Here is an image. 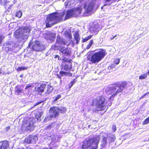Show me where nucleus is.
<instances>
[{"mask_svg": "<svg viewBox=\"0 0 149 149\" xmlns=\"http://www.w3.org/2000/svg\"><path fill=\"white\" fill-rule=\"evenodd\" d=\"M95 4V1H92L88 5L85 3L84 6V9L79 8L76 10L74 9L68 10L67 11L65 18L68 19L71 17H75L78 14L81 13L83 10H84L83 16H88L90 13L93 11V8Z\"/></svg>", "mask_w": 149, "mask_h": 149, "instance_id": "f257e3e1", "label": "nucleus"}, {"mask_svg": "<svg viewBox=\"0 0 149 149\" xmlns=\"http://www.w3.org/2000/svg\"><path fill=\"white\" fill-rule=\"evenodd\" d=\"M64 15L65 13L63 12L60 13L56 12L49 15L47 17L46 21V27H50L60 22Z\"/></svg>", "mask_w": 149, "mask_h": 149, "instance_id": "f03ea898", "label": "nucleus"}, {"mask_svg": "<svg viewBox=\"0 0 149 149\" xmlns=\"http://www.w3.org/2000/svg\"><path fill=\"white\" fill-rule=\"evenodd\" d=\"M100 138L99 135L83 141L81 149H97Z\"/></svg>", "mask_w": 149, "mask_h": 149, "instance_id": "7ed1b4c3", "label": "nucleus"}, {"mask_svg": "<svg viewBox=\"0 0 149 149\" xmlns=\"http://www.w3.org/2000/svg\"><path fill=\"white\" fill-rule=\"evenodd\" d=\"M126 83L123 82L119 86H117L116 87H108L106 88L105 91L108 95H112L110 98V99H111L112 97L113 98L116 95L122 92L126 88Z\"/></svg>", "mask_w": 149, "mask_h": 149, "instance_id": "20e7f679", "label": "nucleus"}, {"mask_svg": "<svg viewBox=\"0 0 149 149\" xmlns=\"http://www.w3.org/2000/svg\"><path fill=\"white\" fill-rule=\"evenodd\" d=\"M30 30L27 27L21 28L16 30L15 34L18 38V41L24 42L27 39Z\"/></svg>", "mask_w": 149, "mask_h": 149, "instance_id": "39448f33", "label": "nucleus"}, {"mask_svg": "<svg viewBox=\"0 0 149 149\" xmlns=\"http://www.w3.org/2000/svg\"><path fill=\"white\" fill-rule=\"evenodd\" d=\"M107 100L104 97L100 96L93 100V105L95 106V111H100L105 110Z\"/></svg>", "mask_w": 149, "mask_h": 149, "instance_id": "423d86ee", "label": "nucleus"}, {"mask_svg": "<svg viewBox=\"0 0 149 149\" xmlns=\"http://www.w3.org/2000/svg\"><path fill=\"white\" fill-rule=\"evenodd\" d=\"M105 50L100 49L97 52L92 54L90 61L93 63H97L104 58L106 55Z\"/></svg>", "mask_w": 149, "mask_h": 149, "instance_id": "0eeeda50", "label": "nucleus"}, {"mask_svg": "<svg viewBox=\"0 0 149 149\" xmlns=\"http://www.w3.org/2000/svg\"><path fill=\"white\" fill-rule=\"evenodd\" d=\"M67 36L70 39L68 41H66L64 40L63 38L59 36H57L56 43L63 45H66L67 46H69L70 45H72L73 42L71 39L72 38V36L70 33H68Z\"/></svg>", "mask_w": 149, "mask_h": 149, "instance_id": "6e6552de", "label": "nucleus"}, {"mask_svg": "<svg viewBox=\"0 0 149 149\" xmlns=\"http://www.w3.org/2000/svg\"><path fill=\"white\" fill-rule=\"evenodd\" d=\"M59 112V108L57 107H52L49 110V116H46L45 119L46 120H49L52 118L58 116Z\"/></svg>", "mask_w": 149, "mask_h": 149, "instance_id": "1a4fd4ad", "label": "nucleus"}, {"mask_svg": "<svg viewBox=\"0 0 149 149\" xmlns=\"http://www.w3.org/2000/svg\"><path fill=\"white\" fill-rule=\"evenodd\" d=\"M33 122L30 119L26 121L24 120L23 123L22 128L24 130H32L34 129V126Z\"/></svg>", "mask_w": 149, "mask_h": 149, "instance_id": "9d476101", "label": "nucleus"}, {"mask_svg": "<svg viewBox=\"0 0 149 149\" xmlns=\"http://www.w3.org/2000/svg\"><path fill=\"white\" fill-rule=\"evenodd\" d=\"M29 47L36 51H42L43 49V46L40 44L38 41L35 42H31L29 44Z\"/></svg>", "mask_w": 149, "mask_h": 149, "instance_id": "9b49d317", "label": "nucleus"}, {"mask_svg": "<svg viewBox=\"0 0 149 149\" xmlns=\"http://www.w3.org/2000/svg\"><path fill=\"white\" fill-rule=\"evenodd\" d=\"M43 36L47 40H49V42H52L53 41V39L55 36V34L49 31H46L44 33Z\"/></svg>", "mask_w": 149, "mask_h": 149, "instance_id": "f8f14e48", "label": "nucleus"}, {"mask_svg": "<svg viewBox=\"0 0 149 149\" xmlns=\"http://www.w3.org/2000/svg\"><path fill=\"white\" fill-rule=\"evenodd\" d=\"M38 139V138L36 136L29 135L25 139L24 142L28 143H34Z\"/></svg>", "mask_w": 149, "mask_h": 149, "instance_id": "ddd939ff", "label": "nucleus"}, {"mask_svg": "<svg viewBox=\"0 0 149 149\" xmlns=\"http://www.w3.org/2000/svg\"><path fill=\"white\" fill-rule=\"evenodd\" d=\"M101 28L98 24H94L91 28L90 29V32L95 34H97L99 31L100 30Z\"/></svg>", "mask_w": 149, "mask_h": 149, "instance_id": "4468645a", "label": "nucleus"}, {"mask_svg": "<svg viewBox=\"0 0 149 149\" xmlns=\"http://www.w3.org/2000/svg\"><path fill=\"white\" fill-rule=\"evenodd\" d=\"M46 86L45 84H42L40 85L36 86L35 88L36 91L38 92L40 95H42V93L44 92V90Z\"/></svg>", "mask_w": 149, "mask_h": 149, "instance_id": "2eb2a0df", "label": "nucleus"}, {"mask_svg": "<svg viewBox=\"0 0 149 149\" xmlns=\"http://www.w3.org/2000/svg\"><path fill=\"white\" fill-rule=\"evenodd\" d=\"M60 51L65 55H69L71 52L70 49L68 47H62L60 49Z\"/></svg>", "mask_w": 149, "mask_h": 149, "instance_id": "dca6fc26", "label": "nucleus"}, {"mask_svg": "<svg viewBox=\"0 0 149 149\" xmlns=\"http://www.w3.org/2000/svg\"><path fill=\"white\" fill-rule=\"evenodd\" d=\"M23 88L22 86L19 85H17L15 88L16 94L18 95H21L23 93Z\"/></svg>", "mask_w": 149, "mask_h": 149, "instance_id": "f3484780", "label": "nucleus"}, {"mask_svg": "<svg viewBox=\"0 0 149 149\" xmlns=\"http://www.w3.org/2000/svg\"><path fill=\"white\" fill-rule=\"evenodd\" d=\"M4 45L7 46L6 48H7L8 50H11L13 49V48H15V47L14 46L15 45L14 43L11 41H8L7 43L5 44Z\"/></svg>", "mask_w": 149, "mask_h": 149, "instance_id": "a211bd4d", "label": "nucleus"}, {"mask_svg": "<svg viewBox=\"0 0 149 149\" xmlns=\"http://www.w3.org/2000/svg\"><path fill=\"white\" fill-rule=\"evenodd\" d=\"M106 137L108 140V143H109L113 141L116 139L114 135L111 133H108Z\"/></svg>", "mask_w": 149, "mask_h": 149, "instance_id": "6ab92c4d", "label": "nucleus"}, {"mask_svg": "<svg viewBox=\"0 0 149 149\" xmlns=\"http://www.w3.org/2000/svg\"><path fill=\"white\" fill-rule=\"evenodd\" d=\"M9 146L8 142L7 141L0 142V149H7Z\"/></svg>", "mask_w": 149, "mask_h": 149, "instance_id": "aec40b11", "label": "nucleus"}, {"mask_svg": "<svg viewBox=\"0 0 149 149\" xmlns=\"http://www.w3.org/2000/svg\"><path fill=\"white\" fill-rule=\"evenodd\" d=\"M107 139L106 137L104 136L103 137L101 141V146L102 147L104 148L107 146V143L108 142H107Z\"/></svg>", "mask_w": 149, "mask_h": 149, "instance_id": "412c9836", "label": "nucleus"}, {"mask_svg": "<svg viewBox=\"0 0 149 149\" xmlns=\"http://www.w3.org/2000/svg\"><path fill=\"white\" fill-rule=\"evenodd\" d=\"M119 0H106V2L105 4L103 6H102L101 8L102 9H103V6H107L111 4V3L113 2H115L117 1H118Z\"/></svg>", "mask_w": 149, "mask_h": 149, "instance_id": "4be33fe9", "label": "nucleus"}, {"mask_svg": "<svg viewBox=\"0 0 149 149\" xmlns=\"http://www.w3.org/2000/svg\"><path fill=\"white\" fill-rule=\"evenodd\" d=\"M53 90L52 87L48 85L47 86V90L46 91L45 93L46 95H47L50 93H51Z\"/></svg>", "mask_w": 149, "mask_h": 149, "instance_id": "5701e85b", "label": "nucleus"}, {"mask_svg": "<svg viewBox=\"0 0 149 149\" xmlns=\"http://www.w3.org/2000/svg\"><path fill=\"white\" fill-rule=\"evenodd\" d=\"M59 74L62 76L65 75L66 76L70 77L72 75V73L70 72H67L64 71H61Z\"/></svg>", "mask_w": 149, "mask_h": 149, "instance_id": "b1692460", "label": "nucleus"}, {"mask_svg": "<svg viewBox=\"0 0 149 149\" xmlns=\"http://www.w3.org/2000/svg\"><path fill=\"white\" fill-rule=\"evenodd\" d=\"M32 86L31 84H28L26 86L25 89V94L29 93L30 90L31 89Z\"/></svg>", "mask_w": 149, "mask_h": 149, "instance_id": "393cba45", "label": "nucleus"}, {"mask_svg": "<svg viewBox=\"0 0 149 149\" xmlns=\"http://www.w3.org/2000/svg\"><path fill=\"white\" fill-rule=\"evenodd\" d=\"M74 37L75 41H76V43L78 44L80 40L79 34L77 33H75Z\"/></svg>", "mask_w": 149, "mask_h": 149, "instance_id": "a878e982", "label": "nucleus"}, {"mask_svg": "<svg viewBox=\"0 0 149 149\" xmlns=\"http://www.w3.org/2000/svg\"><path fill=\"white\" fill-rule=\"evenodd\" d=\"M148 76V73H146L143 74L141 75L139 77V79L141 80H143L145 79Z\"/></svg>", "mask_w": 149, "mask_h": 149, "instance_id": "bb28decb", "label": "nucleus"}, {"mask_svg": "<svg viewBox=\"0 0 149 149\" xmlns=\"http://www.w3.org/2000/svg\"><path fill=\"white\" fill-rule=\"evenodd\" d=\"M61 97V95H56L55 97L53 98V101L54 102L58 100Z\"/></svg>", "mask_w": 149, "mask_h": 149, "instance_id": "cd10ccee", "label": "nucleus"}, {"mask_svg": "<svg viewBox=\"0 0 149 149\" xmlns=\"http://www.w3.org/2000/svg\"><path fill=\"white\" fill-rule=\"evenodd\" d=\"M93 43V41L92 40H91L90 41L89 43V44L87 45L86 49H89L92 46V44Z\"/></svg>", "mask_w": 149, "mask_h": 149, "instance_id": "c85d7f7f", "label": "nucleus"}, {"mask_svg": "<svg viewBox=\"0 0 149 149\" xmlns=\"http://www.w3.org/2000/svg\"><path fill=\"white\" fill-rule=\"evenodd\" d=\"M22 15V13L21 11H18L16 14V16L18 18H20Z\"/></svg>", "mask_w": 149, "mask_h": 149, "instance_id": "c756f323", "label": "nucleus"}, {"mask_svg": "<svg viewBox=\"0 0 149 149\" xmlns=\"http://www.w3.org/2000/svg\"><path fill=\"white\" fill-rule=\"evenodd\" d=\"M92 36V35H90L87 37H86L83 40V42H85L90 39Z\"/></svg>", "mask_w": 149, "mask_h": 149, "instance_id": "7c9ffc66", "label": "nucleus"}, {"mask_svg": "<svg viewBox=\"0 0 149 149\" xmlns=\"http://www.w3.org/2000/svg\"><path fill=\"white\" fill-rule=\"evenodd\" d=\"M27 67H25L24 66L19 67L17 69L18 70H26L27 69Z\"/></svg>", "mask_w": 149, "mask_h": 149, "instance_id": "2f4dec72", "label": "nucleus"}, {"mask_svg": "<svg viewBox=\"0 0 149 149\" xmlns=\"http://www.w3.org/2000/svg\"><path fill=\"white\" fill-rule=\"evenodd\" d=\"M149 123V117L147 118L143 122V125L147 124Z\"/></svg>", "mask_w": 149, "mask_h": 149, "instance_id": "473e14b6", "label": "nucleus"}, {"mask_svg": "<svg viewBox=\"0 0 149 149\" xmlns=\"http://www.w3.org/2000/svg\"><path fill=\"white\" fill-rule=\"evenodd\" d=\"M59 109V112L61 113H64L66 111V109L65 107H61Z\"/></svg>", "mask_w": 149, "mask_h": 149, "instance_id": "72a5a7b5", "label": "nucleus"}, {"mask_svg": "<svg viewBox=\"0 0 149 149\" xmlns=\"http://www.w3.org/2000/svg\"><path fill=\"white\" fill-rule=\"evenodd\" d=\"M75 82L76 81L75 79H74L71 82L70 84L69 85V88H70L72 86Z\"/></svg>", "mask_w": 149, "mask_h": 149, "instance_id": "f704fd0d", "label": "nucleus"}, {"mask_svg": "<svg viewBox=\"0 0 149 149\" xmlns=\"http://www.w3.org/2000/svg\"><path fill=\"white\" fill-rule=\"evenodd\" d=\"M42 114V112H38L37 113L36 115V118H39L41 117Z\"/></svg>", "mask_w": 149, "mask_h": 149, "instance_id": "c9c22d12", "label": "nucleus"}, {"mask_svg": "<svg viewBox=\"0 0 149 149\" xmlns=\"http://www.w3.org/2000/svg\"><path fill=\"white\" fill-rule=\"evenodd\" d=\"M69 68V65L67 64H65L64 66V70H68Z\"/></svg>", "mask_w": 149, "mask_h": 149, "instance_id": "e433bc0d", "label": "nucleus"}, {"mask_svg": "<svg viewBox=\"0 0 149 149\" xmlns=\"http://www.w3.org/2000/svg\"><path fill=\"white\" fill-rule=\"evenodd\" d=\"M112 132H114L116 131V128L115 125H113L112 126Z\"/></svg>", "mask_w": 149, "mask_h": 149, "instance_id": "4c0bfd02", "label": "nucleus"}, {"mask_svg": "<svg viewBox=\"0 0 149 149\" xmlns=\"http://www.w3.org/2000/svg\"><path fill=\"white\" fill-rule=\"evenodd\" d=\"M115 63L116 64H118L120 62V59H116L114 61Z\"/></svg>", "mask_w": 149, "mask_h": 149, "instance_id": "58836bf2", "label": "nucleus"}, {"mask_svg": "<svg viewBox=\"0 0 149 149\" xmlns=\"http://www.w3.org/2000/svg\"><path fill=\"white\" fill-rule=\"evenodd\" d=\"M115 67V65L114 64H112L110 66H109L108 67V69H111Z\"/></svg>", "mask_w": 149, "mask_h": 149, "instance_id": "ea45409f", "label": "nucleus"}, {"mask_svg": "<svg viewBox=\"0 0 149 149\" xmlns=\"http://www.w3.org/2000/svg\"><path fill=\"white\" fill-rule=\"evenodd\" d=\"M4 38V37L2 35L0 36V44L1 43L2 40Z\"/></svg>", "mask_w": 149, "mask_h": 149, "instance_id": "a19ab883", "label": "nucleus"}, {"mask_svg": "<svg viewBox=\"0 0 149 149\" xmlns=\"http://www.w3.org/2000/svg\"><path fill=\"white\" fill-rule=\"evenodd\" d=\"M52 128V125H50L46 127V129L48 130H50Z\"/></svg>", "mask_w": 149, "mask_h": 149, "instance_id": "79ce46f5", "label": "nucleus"}, {"mask_svg": "<svg viewBox=\"0 0 149 149\" xmlns=\"http://www.w3.org/2000/svg\"><path fill=\"white\" fill-rule=\"evenodd\" d=\"M56 48L57 47L56 45H53L51 49H56Z\"/></svg>", "mask_w": 149, "mask_h": 149, "instance_id": "37998d69", "label": "nucleus"}, {"mask_svg": "<svg viewBox=\"0 0 149 149\" xmlns=\"http://www.w3.org/2000/svg\"><path fill=\"white\" fill-rule=\"evenodd\" d=\"M54 58H58V60H60L59 59V56L58 55H55V56H54Z\"/></svg>", "mask_w": 149, "mask_h": 149, "instance_id": "c03bdc74", "label": "nucleus"}, {"mask_svg": "<svg viewBox=\"0 0 149 149\" xmlns=\"http://www.w3.org/2000/svg\"><path fill=\"white\" fill-rule=\"evenodd\" d=\"M116 36L117 35H116L113 37H111L110 38V40H113Z\"/></svg>", "mask_w": 149, "mask_h": 149, "instance_id": "a18cd8bd", "label": "nucleus"}, {"mask_svg": "<svg viewBox=\"0 0 149 149\" xmlns=\"http://www.w3.org/2000/svg\"><path fill=\"white\" fill-rule=\"evenodd\" d=\"M69 3V2H65V6H67L68 5V3Z\"/></svg>", "mask_w": 149, "mask_h": 149, "instance_id": "49530a36", "label": "nucleus"}, {"mask_svg": "<svg viewBox=\"0 0 149 149\" xmlns=\"http://www.w3.org/2000/svg\"><path fill=\"white\" fill-rule=\"evenodd\" d=\"M42 103V102H37L36 104V105H38L40 104V103Z\"/></svg>", "mask_w": 149, "mask_h": 149, "instance_id": "de8ad7c7", "label": "nucleus"}, {"mask_svg": "<svg viewBox=\"0 0 149 149\" xmlns=\"http://www.w3.org/2000/svg\"><path fill=\"white\" fill-rule=\"evenodd\" d=\"M10 129V126L7 127L6 128V130H9Z\"/></svg>", "mask_w": 149, "mask_h": 149, "instance_id": "09e8293b", "label": "nucleus"}, {"mask_svg": "<svg viewBox=\"0 0 149 149\" xmlns=\"http://www.w3.org/2000/svg\"><path fill=\"white\" fill-rule=\"evenodd\" d=\"M48 139L49 140V139H51V137H48Z\"/></svg>", "mask_w": 149, "mask_h": 149, "instance_id": "8fccbe9b", "label": "nucleus"}]
</instances>
